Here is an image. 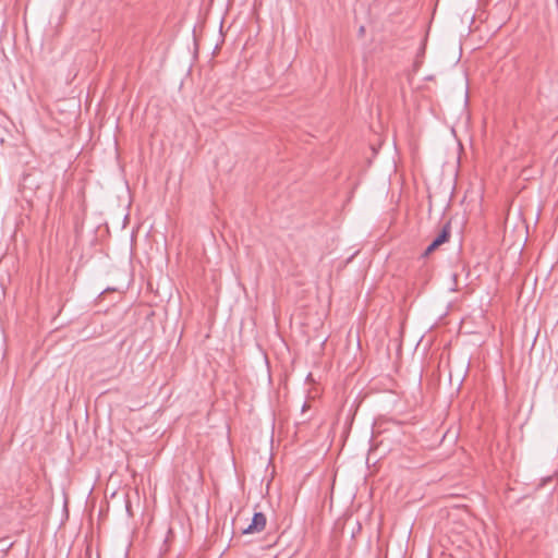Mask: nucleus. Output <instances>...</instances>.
<instances>
[{"label": "nucleus", "instance_id": "1", "mask_svg": "<svg viewBox=\"0 0 558 558\" xmlns=\"http://www.w3.org/2000/svg\"><path fill=\"white\" fill-rule=\"evenodd\" d=\"M266 526V517L262 512H256L253 515L252 522L243 530L244 534H254L262 532Z\"/></svg>", "mask_w": 558, "mask_h": 558}, {"label": "nucleus", "instance_id": "2", "mask_svg": "<svg viewBox=\"0 0 558 558\" xmlns=\"http://www.w3.org/2000/svg\"><path fill=\"white\" fill-rule=\"evenodd\" d=\"M450 236V228L449 226H445L440 233L432 241V243L426 247L424 255H429L435 250H437L441 244L447 242Z\"/></svg>", "mask_w": 558, "mask_h": 558}]
</instances>
